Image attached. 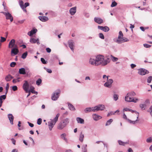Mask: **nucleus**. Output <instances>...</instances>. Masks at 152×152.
<instances>
[{
	"instance_id": "4be33fe9",
	"label": "nucleus",
	"mask_w": 152,
	"mask_h": 152,
	"mask_svg": "<svg viewBox=\"0 0 152 152\" xmlns=\"http://www.w3.org/2000/svg\"><path fill=\"white\" fill-rule=\"evenodd\" d=\"M34 88L33 86H31L30 88V89L29 90H28V92H31L33 94H34L37 95L38 94V93L37 91H36L34 90Z\"/></svg>"
},
{
	"instance_id": "6ab92c4d",
	"label": "nucleus",
	"mask_w": 152,
	"mask_h": 152,
	"mask_svg": "<svg viewBox=\"0 0 152 152\" xmlns=\"http://www.w3.org/2000/svg\"><path fill=\"white\" fill-rule=\"evenodd\" d=\"M37 29H33L30 31L28 32V34L30 36H32L34 34H35L37 31Z\"/></svg>"
},
{
	"instance_id": "4468645a",
	"label": "nucleus",
	"mask_w": 152,
	"mask_h": 152,
	"mask_svg": "<svg viewBox=\"0 0 152 152\" xmlns=\"http://www.w3.org/2000/svg\"><path fill=\"white\" fill-rule=\"evenodd\" d=\"M19 52V50L18 49L16 48V45H15V47L13 48L11 50V53L12 55V54H14V55H17Z\"/></svg>"
},
{
	"instance_id": "37998d69",
	"label": "nucleus",
	"mask_w": 152,
	"mask_h": 152,
	"mask_svg": "<svg viewBox=\"0 0 152 152\" xmlns=\"http://www.w3.org/2000/svg\"><path fill=\"white\" fill-rule=\"evenodd\" d=\"M123 37V34L121 31H120L119 33V35L118 36V39H121Z\"/></svg>"
},
{
	"instance_id": "9d476101",
	"label": "nucleus",
	"mask_w": 152,
	"mask_h": 152,
	"mask_svg": "<svg viewBox=\"0 0 152 152\" xmlns=\"http://www.w3.org/2000/svg\"><path fill=\"white\" fill-rule=\"evenodd\" d=\"M95 108V106L91 107H87L84 109V111L86 113L91 112H96V110Z\"/></svg>"
},
{
	"instance_id": "f03ea898",
	"label": "nucleus",
	"mask_w": 152,
	"mask_h": 152,
	"mask_svg": "<svg viewBox=\"0 0 152 152\" xmlns=\"http://www.w3.org/2000/svg\"><path fill=\"white\" fill-rule=\"evenodd\" d=\"M60 114L58 113L56 117L53 119H50V121L48 122V125L49 127L50 130H51L54 125L56 124V122L58 120V119L59 116Z\"/></svg>"
},
{
	"instance_id": "6e6552de",
	"label": "nucleus",
	"mask_w": 152,
	"mask_h": 152,
	"mask_svg": "<svg viewBox=\"0 0 152 152\" xmlns=\"http://www.w3.org/2000/svg\"><path fill=\"white\" fill-rule=\"evenodd\" d=\"M24 82L25 83L23 86V88L26 92L27 93L29 87V85L27 80H25Z\"/></svg>"
},
{
	"instance_id": "f704fd0d",
	"label": "nucleus",
	"mask_w": 152,
	"mask_h": 152,
	"mask_svg": "<svg viewBox=\"0 0 152 152\" xmlns=\"http://www.w3.org/2000/svg\"><path fill=\"white\" fill-rule=\"evenodd\" d=\"M146 141L148 143L152 142V136L148 138L146 140Z\"/></svg>"
},
{
	"instance_id": "a18cd8bd",
	"label": "nucleus",
	"mask_w": 152,
	"mask_h": 152,
	"mask_svg": "<svg viewBox=\"0 0 152 152\" xmlns=\"http://www.w3.org/2000/svg\"><path fill=\"white\" fill-rule=\"evenodd\" d=\"M118 96L117 94H114V95L113 99L115 101H117L118 99Z\"/></svg>"
},
{
	"instance_id": "a211bd4d",
	"label": "nucleus",
	"mask_w": 152,
	"mask_h": 152,
	"mask_svg": "<svg viewBox=\"0 0 152 152\" xmlns=\"http://www.w3.org/2000/svg\"><path fill=\"white\" fill-rule=\"evenodd\" d=\"M93 118L94 120L97 121L100 118H102V117L100 116L95 114L93 115Z\"/></svg>"
},
{
	"instance_id": "8fccbe9b",
	"label": "nucleus",
	"mask_w": 152,
	"mask_h": 152,
	"mask_svg": "<svg viewBox=\"0 0 152 152\" xmlns=\"http://www.w3.org/2000/svg\"><path fill=\"white\" fill-rule=\"evenodd\" d=\"M42 121V119L41 118H39L38 119L37 121V124L38 125H40L41 124Z\"/></svg>"
},
{
	"instance_id": "5fc2aeb1",
	"label": "nucleus",
	"mask_w": 152,
	"mask_h": 152,
	"mask_svg": "<svg viewBox=\"0 0 152 152\" xmlns=\"http://www.w3.org/2000/svg\"><path fill=\"white\" fill-rule=\"evenodd\" d=\"M135 99H134V98H132L131 101H131V102H134V103H136L138 100V99L136 98H135Z\"/></svg>"
},
{
	"instance_id": "bf43d9fd",
	"label": "nucleus",
	"mask_w": 152,
	"mask_h": 152,
	"mask_svg": "<svg viewBox=\"0 0 152 152\" xmlns=\"http://www.w3.org/2000/svg\"><path fill=\"white\" fill-rule=\"evenodd\" d=\"M16 64V63L15 62H12L10 64V66L11 67H14Z\"/></svg>"
},
{
	"instance_id": "a19ab883",
	"label": "nucleus",
	"mask_w": 152,
	"mask_h": 152,
	"mask_svg": "<svg viewBox=\"0 0 152 152\" xmlns=\"http://www.w3.org/2000/svg\"><path fill=\"white\" fill-rule=\"evenodd\" d=\"M128 121L130 123L132 124H135V123H136V122L138 120L136 119L135 121H131V120H129V119H128Z\"/></svg>"
},
{
	"instance_id": "c85d7f7f",
	"label": "nucleus",
	"mask_w": 152,
	"mask_h": 152,
	"mask_svg": "<svg viewBox=\"0 0 152 152\" xmlns=\"http://www.w3.org/2000/svg\"><path fill=\"white\" fill-rule=\"evenodd\" d=\"M129 141H127L126 142H123L121 140H118V142L119 144L121 145H124L125 144H129Z\"/></svg>"
},
{
	"instance_id": "aec40b11",
	"label": "nucleus",
	"mask_w": 152,
	"mask_h": 152,
	"mask_svg": "<svg viewBox=\"0 0 152 152\" xmlns=\"http://www.w3.org/2000/svg\"><path fill=\"white\" fill-rule=\"evenodd\" d=\"M15 39H12L9 42V48H11L14 46L15 45Z\"/></svg>"
},
{
	"instance_id": "bb28decb",
	"label": "nucleus",
	"mask_w": 152,
	"mask_h": 152,
	"mask_svg": "<svg viewBox=\"0 0 152 152\" xmlns=\"http://www.w3.org/2000/svg\"><path fill=\"white\" fill-rule=\"evenodd\" d=\"M84 137V135L83 134L82 132H81L80 133L79 140L81 142H83V141Z\"/></svg>"
},
{
	"instance_id": "49530a36",
	"label": "nucleus",
	"mask_w": 152,
	"mask_h": 152,
	"mask_svg": "<svg viewBox=\"0 0 152 152\" xmlns=\"http://www.w3.org/2000/svg\"><path fill=\"white\" fill-rule=\"evenodd\" d=\"M41 61L44 64H46L47 63V61H45L43 58H41Z\"/></svg>"
},
{
	"instance_id": "3c124183",
	"label": "nucleus",
	"mask_w": 152,
	"mask_h": 152,
	"mask_svg": "<svg viewBox=\"0 0 152 152\" xmlns=\"http://www.w3.org/2000/svg\"><path fill=\"white\" fill-rule=\"evenodd\" d=\"M6 95H3L0 96V98L2 100H4L6 99Z\"/></svg>"
},
{
	"instance_id": "7ed1b4c3",
	"label": "nucleus",
	"mask_w": 152,
	"mask_h": 152,
	"mask_svg": "<svg viewBox=\"0 0 152 152\" xmlns=\"http://www.w3.org/2000/svg\"><path fill=\"white\" fill-rule=\"evenodd\" d=\"M69 119L68 118L64 119L58 124V129L60 130L63 129L69 124Z\"/></svg>"
},
{
	"instance_id": "ea45409f",
	"label": "nucleus",
	"mask_w": 152,
	"mask_h": 152,
	"mask_svg": "<svg viewBox=\"0 0 152 152\" xmlns=\"http://www.w3.org/2000/svg\"><path fill=\"white\" fill-rule=\"evenodd\" d=\"M42 80L40 78H39L36 81V84L38 86H39L42 83Z\"/></svg>"
},
{
	"instance_id": "603ef678",
	"label": "nucleus",
	"mask_w": 152,
	"mask_h": 152,
	"mask_svg": "<svg viewBox=\"0 0 152 152\" xmlns=\"http://www.w3.org/2000/svg\"><path fill=\"white\" fill-rule=\"evenodd\" d=\"M99 37L102 39H104V36L102 33H100L99 34Z\"/></svg>"
},
{
	"instance_id": "f257e3e1",
	"label": "nucleus",
	"mask_w": 152,
	"mask_h": 152,
	"mask_svg": "<svg viewBox=\"0 0 152 152\" xmlns=\"http://www.w3.org/2000/svg\"><path fill=\"white\" fill-rule=\"evenodd\" d=\"M96 63L98 64V66L101 65L105 66L109 63L110 61V59L107 57H104L102 55H99L96 57Z\"/></svg>"
},
{
	"instance_id": "e2e57ef3",
	"label": "nucleus",
	"mask_w": 152,
	"mask_h": 152,
	"mask_svg": "<svg viewBox=\"0 0 152 152\" xmlns=\"http://www.w3.org/2000/svg\"><path fill=\"white\" fill-rule=\"evenodd\" d=\"M84 16L87 18H88L89 17V14L88 13L85 12L84 13Z\"/></svg>"
},
{
	"instance_id": "c9c22d12",
	"label": "nucleus",
	"mask_w": 152,
	"mask_h": 152,
	"mask_svg": "<svg viewBox=\"0 0 152 152\" xmlns=\"http://www.w3.org/2000/svg\"><path fill=\"white\" fill-rule=\"evenodd\" d=\"M136 94V93L134 91L128 93L127 94V95H129L130 96H134Z\"/></svg>"
},
{
	"instance_id": "338daca9",
	"label": "nucleus",
	"mask_w": 152,
	"mask_h": 152,
	"mask_svg": "<svg viewBox=\"0 0 152 152\" xmlns=\"http://www.w3.org/2000/svg\"><path fill=\"white\" fill-rule=\"evenodd\" d=\"M46 49V51L48 53H50L51 52V49L49 48H47Z\"/></svg>"
},
{
	"instance_id": "de8ad7c7",
	"label": "nucleus",
	"mask_w": 152,
	"mask_h": 152,
	"mask_svg": "<svg viewBox=\"0 0 152 152\" xmlns=\"http://www.w3.org/2000/svg\"><path fill=\"white\" fill-rule=\"evenodd\" d=\"M117 5V3L115 1H113L111 5V7H113Z\"/></svg>"
},
{
	"instance_id": "cd10ccee",
	"label": "nucleus",
	"mask_w": 152,
	"mask_h": 152,
	"mask_svg": "<svg viewBox=\"0 0 152 152\" xmlns=\"http://www.w3.org/2000/svg\"><path fill=\"white\" fill-rule=\"evenodd\" d=\"M68 107L69 109L72 111H74L75 110V109L74 107L70 103L68 104Z\"/></svg>"
},
{
	"instance_id": "dca6fc26",
	"label": "nucleus",
	"mask_w": 152,
	"mask_h": 152,
	"mask_svg": "<svg viewBox=\"0 0 152 152\" xmlns=\"http://www.w3.org/2000/svg\"><path fill=\"white\" fill-rule=\"evenodd\" d=\"M39 41V39H36L33 38H31L30 40V42L31 43L34 44L37 42L38 45H39L40 44Z\"/></svg>"
},
{
	"instance_id": "1a4fd4ad",
	"label": "nucleus",
	"mask_w": 152,
	"mask_h": 152,
	"mask_svg": "<svg viewBox=\"0 0 152 152\" xmlns=\"http://www.w3.org/2000/svg\"><path fill=\"white\" fill-rule=\"evenodd\" d=\"M68 44L69 46L72 50V51L74 52V47L75 46V42L73 40H70L68 42Z\"/></svg>"
},
{
	"instance_id": "ddd939ff",
	"label": "nucleus",
	"mask_w": 152,
	"mask_h": 152,
	"mask_svg": "<svg viewBox=\"0 0 152 152\" xmlns=\"http://www.w3.org/2000/svg\"><path fill=\"white\" fill-rule=\"evenodd\" d=\"M94 21L99 24H101L103 23V20L100 18L95 17L94 19Z\"/></svg>"
},
{
	"instance_id": "680f3d73",
	"label": "nucleus",
	"mask_w": 152,
	"mask_h": 152,
	"mask_svg": "<svg viewBox=\"0 0 152 152\" xmlns=\"http://www.w3.org/2000/svg\"><path fill=\"white\" fill-rule=\"evenodd\" d=\"M12 89L13 91H15L18 90V87L16 86H14L12 87Z\"/></svg>"
},
{
	"instance_id": "a878e982",
	"label": "nucleus",
	"mask_w": 152,
	"mask_h": 152,
	"mask_svg": "<svg viewBox=\"0 0 152 152\" xmlns=\"http://www.w3.org/2000/svg\"><path fill=\"white\" fill-rule=\"evenodd\" d=\"M61 139H63L66 142H68V140L66 138V134L65 133H63L61 135Z\"/></svg>"
},
{
	"instance_id": "58836bf2",
	"label": "nucleus",
	"mask_w": 152,
	"mask_h": 152,
	"mask_svg": "<svg viewBox=\"0 0 152 152\" xmlns=\"http://www.w3.org/2000/svg\"><path fill=\"white\" fill-rule=\"evenodd\" d=\"M110 29L108 27L105 26L104 27L103 31L104 32H107Z\"/></svg>"
},
{
	"instance_id": "6e6d98bb",
	"label": "nucleus",
	"mask_w": 152,
	"mask_h": 152,
	"mask_svg": "<svg viewBox=\"0 0 152 152\" xmlns=\"http://www.w3.org/2000/svg\"><path fill=\"white\" fill-rule=\"evenodd\" d=\"M1 40L0 41L1 43V42H3L5 41L6 39V38H4V37H1Z\"/></svg>"
},
{
	"instance_id": "0eeeda50",
	"label": "nucleus",
	"mask_w": 152,
	"mask_h": 152,
	"mask_svg": "<svg viewBox=\"0 0 152 152\" xmlns=\"http://www.w3.org/2000/svg\"><path fill=\"white\" fill-rule=\"evenodd\" d=\"M138 73L141 75H144L148 74L149 72L148 71L144 68H140L138 69Z\"/></svg>"
},
{
	"instance_id": "2f4dec72",
	"label": "nucleus",
	"mask_w": 152,
	"mask_h": 152,
	"mask_svg": "<svg viewBox=\"0 0 152 152\" xmlns=\"http://www.w3.org/2000/svg\"><path fill=\"white\" fill-rule=\"evenodd\" d=\"M129 96L127 95H126L125 98V101L129 102H131V101H131L132 98H131V97H129Z\"/></svg>"
},
{
	"instance_id": "5701e85b",
	"label": "nucleus",
	"mask_w": 152,
	"mask_h": 152,
	"mask_svg": "<svg viewBox=\"0 0 152 152\" xmlns=\"http://www.w3.org/2000/svg\"><path fill=\"white\" fill-rule=\"evenodd\" d=\"M13 78V77L10 74H9L6 76L5 79L6 81L8 82L10 81Z\"/></svg>"
},
{
	"instance_id": "f8f14e48",
	"label": "nucleus",
	"mask_w": 152,
	"mask_h": 152,
	"mask_svg": "<svg viewBox=\"0 0 152 152\" xmlns=\"http://www.w3.org/2000/svg\"><path fill=\"white\" fill-rule=\"evenodd\" d=\"M89 63L90 64L95 66H98V64L96 63V59L90 58L89 60Z\"/></svg>"
},
{
	"instance_id": "72a5a7b5",
	"label": "nucleus",
	"mask_w": 152,
	"mask_h": 152,
	"mask_svg": "<svg viewBox=\"0 0 152 152\" xmlns=\"http://www.w3.org/2000/svg\"><path fill=\"white\" fill-rule=\"evenodd\" d=\"M147 105L145 103H144V104H140V107L143 110L145 109V107Z\"/></svg>"
},
{
	"instance_id": "864d4df0",
	"label": "nucleus",
	"mask_w": 152,
	"mask_h": 152,
	"mask_svg": "<svg viewBox=\"0 0 152 152\" xmlns=\"http://www.w3.org/2000/svg\"><path fill=\"white\" fill-rule=\"evenodd\" d=\"M52 58L53 60H56V59H58V58L57 56L56 55H53L52 57Z\"/></svg>"
},
{
	"instance_id": "0e129e2a",
	"label": "nucleus",
	"mask_w": 152,
	"mask_h": 152,
	"mask_svg": "<svg viewBox=\"0 0 152 152\" xmlns=\"http://www.w3.org/2000/svg\"><path fill=\"white\" fill-rule=\"evenodd\" d=\"M29 5V3L28 2H26L24 4V7L26 8Z\"/></svg>"
},
{
	"instance_id": "20e7f679",
	"label": "nucleus",
	"mask_w": 152,
	"mask_h": 152,
	"mask_svg": "<svg viewBox=\"0 0 152 152\" xmlns=\"http://www.w3.org/2000/svg\"><path fill=\"white\" fill-rule=\"evenodd\" d=\"M60 90H57L53 92L51 96V99L53 101L57 100L60 95Z\"/></svg>"
},
{
	"instance_id": "39448f33",
	"label": "nucleus",
	"mask_w": 152,
	"mask_h": 152,
	"mask_svg": "<svg viewBox=\"0 0 152 152\" xmlns=\"http://www.w3.org/2000/svg\"><path fill=\"white\" fill-rule=\"evenodd\" d=\"M4 14L6 17V19L7 20H10V21L12 22L13 21V18L12 15L9 12H1Z\"/></svg>"
},
{
	"instance_id": "393cba45",
	"label": "nucleus",
	"mask_w": 152,
	"mask_h": 152,
	"mask_svg": "<svg viewBox=\"0 0 152 152\" xmlns=\"http://www.w3.org/2000/svg\"><path fill=\"white\" fill-rule=\"evenodd\" d=\"M19 72L20 74L25 75L26 74L25 69L24 68H21L20 69Z\"/></svg>"
},
{
	"instance_id": "69168bd1",
	"label": "nucleus",
	"mask_w": 152,
	"mask_h": 152,
	"mask_svg": "<svg viewBox=\"0 0 152 152\" xmlns=\"http://www.w3.org/2000/svg\"><path fill=\"white\" fill-rule=\"evenodd\" d=\"M130 109H129L128 108H125L123 109V111L124 112V111H130Z\"/></svg>"
},
{
	"instance_id": "79ce46f5",
	"label": "nucleus",
	"mask_w": 152,
	"mask_h": 152,
	"mask_svg": "<svg viewBox=\"0 0 152 152\" xmlns=\"http://www.w3.org/2000/svg\"><path fill=\"white\" fill-rule=\"evenodd\" d=\"M152 80V76H150L147 78V82L148 83H150L151 82Z\"/></svg>"
},
{
	"instance_id": "052dcab7",
	"label": "nucleus",
	"mask_w": 152,
	"mask_h": 152,
	"mask_svg": "<svg viewBox=\"0 0 152 152\" xmlns=\"http://www.w3.org/2000/svg\"><path fill=\"white\" fill-rule=\"evenodd\" d=\"M144 46L146 48H149L151 45L147 44H143Z\"/></svg>"
},
{
	"instance_id": "423d86ee",
	"label": "nucleus",
	"mask_w": 152,
	"mask_h": 152,
	"mask_svg": "<svg viewBox=\"0 0 152 152\" xmlns=\"http://www.w3.org/2000/svg\"><path fill=\"white\" fill-rule=\"evenodd\" d=\"M107 81L104 84V86L105 87L110 88L112 86V84L113 82V80L112 79H108V77H107Z\"/></svg>"
},
{
	"instance_id": "f3484780",
	"label": "nucleus",
	"mask_w": 152,
	"mask_h": 152,
	"mask_svg": "<svg viewBox=\"0 0 152 152\" xmlns=\"http://www.w3.org/2000/svg\"><path fill=\"white\" fill-rule=\"evenodd\" d=\"M8 117L10 121L11 124L12 125L13 124V121L14 117L11 114H9L8 115Z\"/></svg>"
},
{
	"instance_id": "7c9ffc66",
	"label": "nucleus",
	"mask_w": 152,
	"mask_h": 152,
	"mask_svg": "<svg viewBox=\"0 0 152 152\" xmlns=\"http://www.w3.org/2000/svg\"><path fill=\"white\" fill-rule=\"evenodd\" d=\"M87 145H83L82 147V152H87Z\"/></svg>"
},
{
	"instance_id": "4c0bfd02",
	"label": "nucleus",
	"mask_w": 152,
	"mask_h": 152,
	"mask_svg": "<svg viewBox=\"0 0 152 152\" xmlns=\"http://www.w3.org/2000/svg\"><path fill=\"white\" fill-rule=\"evenodd\" d=\"M27 54H28L27 52H25V53H23L22 54V56H21V58L23 59L25 58H26V57L27 55Z\"/></svg>"
},
{
	"instance_id": "09e8293b",
	"label": "nucleus",
	"mask_w": 152,
	"mask_h": 152,
	"mask_svg": "<svg viewBox=\"0 0 152 152\" xmlns=\"http://www.w3.org/2000/svg\"><path fill=\"white\" fill-rule=\"evenodd\" d=\"M44 68L46 70L47 72L48 73H51L52 72V71L50 69H47L45 67H44Z\"/></svg>"
},
{
	"instance_id": "2eb2a0df",
	"label": "nucleus",
	"mask_w": 152,
	"mask_h": 152,
	"mask_svg": "<svg viewBox=\"0 0 152 152\" xmlns=\"http://www.w3.org/2000/svg\"><path fill=\"white\" fill-rule=\"evenodd\" d=\"M39 19L42 21L45 22L48 20V18L45 16H39L38 17Z\"/></svg>"
},
{
	"instance_id": "13d9d810",
	"label": "nucleus",
	"mask_w": 152,
	"mask_h": 152,
	"mask_svg": "<svg viewBox=\"0 0 152 152\" xmlns=\"http://www.w3.org/2000/svg\"><path fill=\"white\" fill-rule=\"evenodd\" d=\"M114 114H115V113H114V112L113 111H111L110 112H109L108 113V114L107 115V117H108L110 115H114Z\"/></svg>"
},
{
	"instance_id": "412c9836",
	"label": "nucleus",
	"mask_w": 152,
	"mask_h": 152,
	"mask_svg": "<svg viewBox=\"0 0 152 152\" xmlns=\"http://www.w3.org/2000/svg\"><path fill=\"white\" fill-rule=\"evenodd\" d=\"M76 11V7L71 8L69 10L70 14L72 15H74Z\"/></svg>"
},
{
	"instance_id": "c03bdc74",
	"label": "nucleus",
	"mask_w": 152,
	"mask_h": 152,
	"mask_svg": "<svg viewBox=\"0 0 152 152\" xmlns=\"http://www.w3.org/2000/svg\"><path fill=\"white\" fill-rule=\"evenodd\" d=\"M121 39H122L123 42H127L129 41V40L128 39L124 37H121Z\"/></svg>"
},
{
	"instance_id": "774afa93",
	"label": "nucleus",
	"mask_w": 152,
	"mask_h": 152,
	"mask_svg": "<svg viewBox=\"0 0 152 152\" xmlns=\"http://www.w3.org/2000/svg\"><path fill=\"white\" fill-rule=\"evenodd\" d=\"M147 111L150 113L152 112V106H151L149 108V110H147Z\"/></svg>"
},
{
	"instance_id": "4d7b16f0",
	"label": "nucleus",
	"mask_w": 152,
	"mask_h": 152,
	"mask_svg": "<svg viewBox=\"0 0 152 152\" xmlns=\"http://www.w3.org/2000/svg\"><path fill=\"white\" fill-rule=\"evenodd\" d=\"M19 4H20V5L21 8L23 7H24L23 3L22 1H20Z\"/></svg>"
},
{
	"instance_id": "e433bc0d",
	"label": "nucleus",
	"mask_w": 152,
	"mask_h": 152,
	"mask_svg": "<svg viewBox=\"0 0 152 152\" xmlns=\"http://www.w3.org/2000/svg\"><path fill=\"white\" fill-rule=\"evenodd\" d=\"M110 57H111L112 60L113 62L116 61L118 60V58H117L115 57L112 55H111Z\"/></svg>"
},
{
	"instance_id": "9b49d317",
	"label": "nucleus",
	"mask_w": 152,
	"mask_h": 152,
	"mask_svg": "<svg viewBox=\"0 0 152 152\" xmlns=\"http://www.w3.org/2000/svg\"><path fill=\"white\" fill-rule=\"evenodd\" d=\"M96 112L99 110H103L105 109L104 105L103 104H99L98 105L95 106Z\"/></svg>"
},
{
	"instance_id": "c756f323",
	"label": "nucleus",
	"mask_w": 152,
	"mask_h": 152,
	"mask_svg": "<svg viewBox=\"0 0 152 152\" xmlns=\"http://www.w3.org/2000/svg\"><path fill=\"white\" fill-rule=\"evenodd\" d=\"M121 39H113L114 41L118 44H121L123 42Z\"/></svg>"
},
{
	"instance_id": "473e14b6",
	"label": "nucleus",
	"mask_w": 152,
	"mask_h": 152,
	"mask_svg": "<svg viewBox=\"0 0 152 152\" xmlns=\"http://www.w3.org/2000/svg\"><path fill=\"white\" fill-rule=\"evenodd\" d=\"M113 121V120L112 119H109L107 121L105 124V126H107L110 125Z\"/></svg>"
},
{
	"instance_id": "b1692460",
	"label": "nucleus",
	"mask_w": 152,
	"mask_h": 152,
	"mask_svg": "<svg viewBox=\"0 0 152 152\" xmlns=\"http://www.w3.org/2000/svg\"><path fill=\"white\" fill-rule=\"evenodd\" d=\"M76 120L78 123L83 124L84 123V121L83 119L77 117L76 118Z\"/></svg>"
}]
</instances>
